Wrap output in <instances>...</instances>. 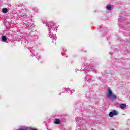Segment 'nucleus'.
I'll return each instance as SVG.
<instances>
[{"label": "nucleus", "instance_id": "nucleus-1", "mask_svg": "<svg viewBox=\"0 0 130 130\" xmlns=\"http://www.w3.org/2000/svg\"><path fill=\"white\" fill-rule=\"evenodd\" d=\"M118 114V113H117V111L115 110H113L112 112H110L109 114V116L110 117H113L114 115H117Z\"/></svg>", "mask_w": 130, "mask_h": 130}, {"label": "nucleus", "instance_id": "nucleus-2", "mask_svg": "<svg viewBox=\"0 0 130 130\" xmlns=\"http://www.w3.org/2000/svg\"><path fill=\"white\" fill-rule=\"evenodd\" d=\"M112 94V91H111V90L108 89V92L107 93V97L108 98H110V96H111Z\"/></svg>", "mask_w": 130, "mask_h": 130}, {"label": "nucleus", "instance_id": "nucleus-3", "mask_svg": "<svg viewBox=\"0 0 130 130\" xmlns=\"http://www.w3.org/2000/svg\"><path fill=\"white\" fill-rule=\"evenodd\" d=\"M61 121L60 120L58 119H55V120L54 121V123H55V124H60Z\"/></svg>", "mask_w": 130, "mask_h": 130}, {"label": "nucleus", "instance_id": "nucleus-4", "mask_svg": "<svg viewBox=\"0 0 130 130\" xmlns=\"http://www.w3.org/2000/svg\"><path fill=\"white\" fill-rule=\"evenodd\" d=\"M110 98H111V100L113 101V100H114V99H116V95H115V94H113L112 93Z\"/></svg>", "mask_w": 130, "mask_h": 130}, {"label": "nucleus", "instance_id": "nucleus-5", "mask_svg": "<svg viewBox=\"0 0 130 130\" xmlns=\"http://www.w3.org/2000/svg\"><path fill=\"white\" fill-rule=\"evenodd\" d=\"M120 108H121V109H124V108L126 107V105L124 104H122L120 105Z\"/></svg>", "mask_w": 130, "mask_h": 130}, {"label": "nucleus", "instance_id": "nucleus-6", "mask_svg": "<svg viewBox=\"0 0 130 130\" xmlns=\"http://www.w3.org/2000/svg\"><path fill=\"white\" fill-rule=\"evenodd\" d=\"M2 12L4 14H7L8 13V9L6 8H4L2 9Z\"/></svg>", "mask_w": 130, "mask_h": 130}, {"label": "nucleus", "instance_id": "nucleus-7", "mask_svg": "<svg viewBox=\"0 0 130 130\" xmlns=\"http://www.w3.org/2000/svg\"><path fill=\"white\" fill-rule=\"evenodd\" d=\"M2 38L3 41H4V42H6V41H7V37H6V36H3L2 37Z\"/></svg>", "mask_w": 130, "mask_h": 130}, {"label": "nucleus", "instance_id": "nucleus-8", "mask_svg": "<svg viewBox=\"0 0 130 130\" xmlns=\"http://www.w3.org/2000/svg\"><path fill=\"white\" fill-rule=\"evenodd\" d=\"M106 8L107 10H108V11L111 10V6L110 5H107Z\"/></svg>", "mask_w": 130, "mask_h": 130}]
</instances>
